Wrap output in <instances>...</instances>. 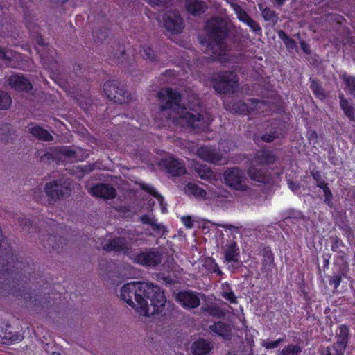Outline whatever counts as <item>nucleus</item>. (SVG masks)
Returning <instances> with one entry per match:
<instances>
[{
  "label": "nucleus",
  "mask_w": 355,
  "mask_h": 355,
  "mask_svg": "<svg viewBox=\"0 0 355 355\" xmlns=\"http://www.w3.org/2000/svg\"><path fill=\"white\" fill-rule=\"evenodd\" d=\"M281 132L279 131L275 130H270L269 133L263 134L261 136V139L265 142H272L276 138H279L281 135Z\"/></svg>",
  "instance_id": "79ce46f5"
},
{
  "label": "nucleus",
  "mask_w": 355,
  "mask_h": 355,
  "mask_svg": "<svg viewBox=\"0 0 355 355\" xmlns=\"http://www.w3.org/2000/svg\"><path fill=\"white\" fill-rule=\"evenodd\" d=\"M343 245V241L338 238L335 237L333 240V243L331 245V250L334 252H337L340 246Z\"/></svg>",
  "instance_id": "bf43d9fd"
},
{
  "label": "nucleus",
  "mask_w": 355,
  "mask_h": 355,
  "mask_svg": "<svg viewBox=\"0 0 355 355\" xmlns=\"http://www.w3.org/2000/svg\"><path fill=\"white\" fill-rule=\"evenodd\" d=\"M334 348L336 352V355H344L347 347L343 348L341 347L334 346Z\"/></svg>",
  "instance_id": "774afa93"
},
{
  "label": "nucleus",
  "mask_w": 355,
  "mask_h": 355,
  "mask_svg": "<svg viewBox=\"0 0 355 355\" xmlns=\"http://www.w3.org/2000/svg\"><path fill=\"white\" fill-rule=\"evenodd\" d=\"M211 81L214 89L218 93L234 94L238 86L239 76L233 71H220L213 75Z\"/></svg>",
  "instance_id": "20e7f679"
},
{
  "label": "nucleus",
  "mask_w": 355,
  "mask_h": 355,
  "mask_svg": "<svg viewBox=\"0 0 355 355\" xmlns=\"http://www.w3.org/2000/svg\"><path fill=\"white\" fill-rule=\"evenodd\" d=\"M218 227L229 230L232 234L239 233V227L229 224H218Z\"/></svg>",
  "instance_id": "052dcab7"
},
{
  "label": "nucleus",
  "mask_w": 355,
  "mask_h": 355,
  "mask_svg": "<svg viewBox=\"0 0 355 355\" xmlns=\"http://www.w3.org/2000/svg\"><path fill=\"white\" fill-rule=\"evenodd\" d=\"M258 165L253 163L250 165L247 171L249 178L257 182L267 184L270 182V175L268 170L263 168H258Z\"/></svg>",
  "instance_id": "4468645a"
},
{
  "label": "nucleus",
  "mask_w": 355,
  "mask_h": 355,
  "mask_svg": "<svg viewBox=\"0 0 355 355\" xmlns=\"http://www.w3.org/2000/svg\"><path fill=\"white\" fill-rule=\"evenodd\" d=\"M246 24L254 33H258V32L261 31V30L259 25L252 18L248 21V22Z\"/></svg>",
  "instance_id": "13d9d810"
},
{
  "label": "nucleus",
  "mask_w": 355,
  "mask_h": 355,
  "mask_svg": "<svg viewBox=\"0 0 355 355\" xmlns=\"http://www.w3.org/2000/svg\"><path fill=\"white\" fill-rule=\"evenodd\" d=\"M185 6L188 12L195 16L200 15L208 8L207 4L202 0H187Z\"/></svg>",
  "instance_id": "5701e85b"
},
{
  "label": "nucleus",
  "mask_w": 355,
  "mask_h": 355,
  "mask_svg": "<svg viewBox=\"0 0 355 355\" xmlns=\"http://www.w3.org/2000/svg\"><path fill=\"white\" fill-rule=\"evenodd\" d=\"M151 5H166L170 3L173 0H146Z\"/></svg>",
  "instance_id": "680f3d73"
},
{
  "label": "nucleus",
  "mask_w": 355,
  "mask_h": 355,
  "mask_svg": "<svg viewBox=\"0 0 355 355\" xmlns=\"http://www.w3.org/2000/svg\"><path fill=\"white\" fill-rule=\"evenodd\" d=\"M204 311L209 315L218 318H221L225 315V312L222 309L215 305L208 306L204 309Z\"/></svg>",
  "instance_id": "e433bc0d"
},
{
  "label": "nucleus",
  "mask_w": 355,
  "mask_h": 355,
  "mask_svg": "<svg viewBox=\"0 0 355 355\" xmlns=\"http://www.w3.org/2000/svg\"><path fill=\"white\" fill-rule=\"evenodd\" d=\"M19 224L20 226L27 230H29L30 227L31 226L30 220L27 218H19Z\"/></svg>",
  "instance_id": "e2e57ef3"
},
{
  "label": "nucleus",
  "mask_w": 355,
  "mask_h": 355,
  "mask_svg": "<svg viewBox=\"0 0 355 355\" xmlns=\"http://www.w3.org/2000/svg\"><path fill=\"white\" fill-rule=\"evenodd\" d=\"M212 347L211 343L205 339L196 340L191 347V350L194 355H206L209 353Z\"/></svg>",
  "instance_id": "393cba45"
},
{
  "label": "nucleus",
  "mask_w": 355,
  "mask_h": 355,
  "mask_svg": "<svg viewBox=\"0 0 355 355\" xmlns=\"http://www.w3.org/2000/svg\"><path fill=\"white\" fill-rule=\"evenodd\" d=\"M196 154L202 159L212 164H218L223 159L222 155L216 149L209 146L199 148Z\"/></svg>",
  "instance_id": "2eb2a0df"
},
{
  "label": "nucleus",
  "mask_w": 355,
  "mask_h": 355,
  "mask_svg": "<svg viewBox=\"0 0 355 355\" xmlns=\"http://www.w3.org/2000/svg\"><path fill=\"white\" fill-rule=\"evenodd\" d=\"M162 114L175 125L202 130L207 127L211 119L204 110H187L182 106L181 94L171 88H162L158 92Z\"/></svg>",
  "instance_id": "f03ea898"
},
{
  "label": "nucleus",
  "mask_w": 355,
  "mask_h": 355,
  "mask_svg": "<svg viewBox=\"0 0 355 355\" xmlns=\"http://www.w3.org/2000/svg\"><path fill=\"white\" fill-rule=\"evenodd\" d=\"M28 132L35 137L44 141L53 139V136L49 132L39 125H33L29 128Z\"/></svg>",
  "instance_id": "bb28decb"
},
{
  "label": "nucleus",
  "mask_w": 355,
  "mask_h": 355,
  "mask_svg": "<svg viewBox=\"0 0 355 355\" xmlns=\"http://www.w3.org/2000/svg\"><path fill=\"white\" fill-rule=\"evenodd\" d=\"M142 56L152 62L155 60L156 55L155 51L150 47L144 46L141 51Z\"/></svg>",
  "instance_id": "49530a36"
},
{
  "label": "nucleus",
  "mask_w": 355,
  "mask_h": 355,
  "mask_svg": "<svg viewBox=\"0 0 355 355\" xmlns=\"http://www.w3.org/2000/svg\"><path fill=\"white\" fill-rule=\"evenodd\" d=\"M33 197L36 201L43 202L45 200V198L43 195V191L41 188H36L33 191Z\"/></svg>",
  "instance_id": "5fc2aeb1"
},
{
  "label": "nucleus",
  "mask_w": 355,
  "mask_h": 355,
  "mask_svg": "<svg viewBox=\"0 0 355 355\" xmlns=\"http://www.w3.org/2000/svg\"><path fill=\"white\" fill-rule=\"evenodd\" d=\"M130 258L136 263L146 267L155 268L161 263L163 254L157 249L153 248L131 254Z\"/></svg>",
  "instance_id": "6e6552de"
},
{
  "label": "nucleus",
  "mask_w": 355,
  "mask_h": 355,
  "mask_svg": "<svg viewBox=\"0 0 355 355\" xmlns=\"http://www.w3.org/2000/svg\"><path fill=\"white\" fill-rule=\"evenodd\" d=\"M313 93L320 99L325 98L326 96L324 89L317 80H312L310 86Z\"/></svg>",
  "instance_id": "c9c22d12"
},
{
  "label": "nucleus",
  "mask_w": 355,
  "mask_h": 355,
  "mask_svg": "<svg viewBox=\"0 0 355 355\" xmlns=\"http://www.w3.org/2000/svg\"><path fill=\"white\" fill-rule=\"evenodd\" d=\"M44 192L48 198L49 204H51L58 200L68 198L71 196V189L69 184L53 180L45 184Z\"/></svg>",
  "instance_id": "0eeeda50"
},
{
  "label": "nucleus",
  "mask_w": 355,
  "mask_h": 355,
  "mask_svg": "<svg viewBox=\"0 0 355 355\" xmlns=\"http://www.w3.org/2000/svg\"><path fill=\"white\" fill-rule=\"evenodd\" d=\"M229 263V266H228V269L232 272H234L236 271V270L241 267L242 266V262L241 261H239V265L236 263H234V262H230Z\"/></svg>",
  "instance_id": "338daca9"
},
{
  "label": "nucleus",
  "mask_w": 355,
  "mask_h": 355,
  "mask_svg": "<svg viewBox=\"0 0 355 355\" xmlns=\"http://www.w3.org/2000/svg\"><path fill=\"white\" fill-rule=\"evenodd\" d=\"M91 193L93 196L104 199H113L115 198L116 189L107 184H97L91 188Z\"/></svg>",
  "instance_id": "dca6fc26"
},
{
  "label": "nucleus",
  "mask_w": 355,
  "mask_h": 355,
  "mask_svg": "<svg viewBox=\"0 0 355 355\" xmlns=\"http://www.w3.org/2000/svg\"><path fill=\"white\" fill-rule=\"evenodd\" d=\"M103 249L106 252L116 251L123 254H128L130 250L128 243L123 237H117L107 241L103 244Z\"/></svg>",
  "instance_id": "ddd939ff"
},
{
  "label": "nucleus",
  "mask_w": 355,
  "mask_h": 355,
  "mask_svg": "<svg viewBox=\"0 0 355 355\" xmlns=\"http://www.w3.org/2000/svg\"><path fill=\"white\" fill-rule=\"evenodd\" d=\"M120 296L139 315L148 317L161 313L166 302L160 287L148 282L127 283L121 288Z\"/></svg>",
  "instance_id": "f257e3e1"
},
{
  "label": "nucleus",
  "mask_w": 355,
  "mask_h": 355,
  "mask_svg": "<svg viewBox=\"0 0 355 355\" xmlns=\"http://www.w3.org/2000/svg\"><path fill=\"white\" fill-rule=\"evenodd\" d=\"M196 171L199 177L204 180H210L213 178V172L209 167L207 166H200L196 168Z\"/></svg>",
  "instance_id": "473e14b6"
},
{
  "label": "nucleus",
  "mask_w": 355,
  "mask_h": 355,
  "mask_svg": "<svg viewBox=\"0 0 355 355\" xmlns=\"http://www.w3.org/2000/svg\"><path fill=\"white\" fill-rule=\"evenodd\" d=\"M107 37V29L105 27L96 28L93 31V37L96 43H102Z\"/></svg>",
  "instance_id": "7c9ffc66"
},
{
  "label": "nucleus",
  "mask_w": 355,
  "mask_h": 355,
  "mask_svg": "<svg viewBox=\"0 0 355 355\" xmlns=\"http://www.w3.org/2000/svg\"><path fill=\"white\" fill-rule=\"evenodd\" d=\"M262 16L266 21H269L272 24H276L278 21V16L274 10L266 8L262 10Z\"/></svg>",
  "instance_id": "58836bf2"
},
{
  "label": "nucleus",
  "mask_w": 355,
  "mask_h": 355,
  "mask_svg": "<svg viewBox=\"0 0 355 355\" xmlns=\"http://www.w3.org/2000/svg\"><path fill=\"white\" fill-rule=\"evenodd\" d=\"M234 11L237 15L238 19L245 24H247L251 19L248 13L239 5L235 6Z\"/></svg>",
  "instance_id": "ea45409f"
},
{
  "label": "nucleus",
  "mask_w": 355,
  "mask_h": 355,
  "mask_svg": "<svg viewBox=\"0 0 355 355\" xmlns=\"http://www.w3.org/2000/svg\"><path fill=\"white\" fill-rule=\"evenodd\" d=\"M163 20L165 28L171 33H180L184 28L183 20L177 10L166 12Z\"/></svg>",
  "instance_id": "1a4fd4ad"
},
{
  "label": "nucleus",
  "mask_w": 355,
  "mask_h": 355,
  "mask_svg": "<svg viewBox=\"0 0 355 355\" xmlns=\"http://www.w3.org/2000/svg\"><path fill=\"white\" fill-rule=\"evenodd\" d=\"M275 267L274 263V257L272 252L269 250H264L263 252V261L261 272L266 278L270 277L272 275V270Z\"/></svg>",
  "instance_id": "412c9836"
},
{
  "label": "nucleus",
  "mask_w": 355,
  "mask_h": 355,
  "mask_svg": "<svg viewBox=\"0 0 355 355\" xmlns=\"http://www.w3.org/2000/svg\"><path fill=\"white\" fill-rule=\"evenodd\" d=\"M295 37H297L300 40V45L303 52L304 53L309 54L311 53L309 45L307 44L304 40H300V35L299 33L295 34Z\"/></svg>",
  "instance_id": "4d7b16f0"
},
{
  "label": "nucleus",
  "mask_w": 355,
  "mask_h": 355,
  "mask_svg": "<svg viewBox=\"0 0 355 355\" xmlns=\"http://www.w3.org/2000/svg\"><path fill=\"white\" fill-rule=\"evenodd\" d=\"M103 90L107 98L116 103L122 104L131 101L130 93L116 80L106 82L103 85Z\"/></svg>",
  "instance_id": "423d86ee"
},
{
  "label": "nucleus",
  "mask_w": 355,
  "mask_h": 355,
  "mask_svg": "<svg viewBox=\"0 0 355 355\" xmlns=\"http://www.w3.org/2000/svg\"><path fill=\"white\" fill-rule=\"evenodd\" d=\"M42 242L45 248L58 250L60 244L61 243V238L51 234L47 235L46 236H43Z\"/></svg>",
  "instance_id": "c85d7f7f"
},
{
  "label": "nucleus",
  "mask_w": 355,
  "mask_h": 355,
  "mask_svg": "<svg viewBox=\"0 0 355 355\" xmlns=\"http://www.w3.org/2000/svg\"><path fill=\"white\" fill-rule=\"evenodd\" d=\"M7 82L12 88L16 90L28 92L32 89V85L30 81L19 74L10 76Z\"/></svg>",
  "instance_id": "aec40b11"
},
{
  "label": "nucleus",
  "mask_w": 355,
  "mask_h": 355,
  "mask_svg": "<svg viewBox=\"0 0 355 355\" xmlns=\"http://www.w3.org/2000/svg\"><path fill=\"white\" fill-rule=\"evenodd\" d=\"M221 296L232 304H237V297L235 296L234 292L232 291L229 293L220 292Z\"/></svg>",
  "instance_id": "3c124183"
},
{
  "label": "nucleus",
  "mask_w": 355,
  "mask_h": 355,
  "mask_svg": "<svg viewBox=\"0 0 355 355\" xmlns=\"http://www.w3.org/2000/svg\"><path fill=\"white\" fill-rule=\"evenodd\" d=\"M156 218L153 216L151 215H143L140 218V220L143 224L148 225L149 226H152L153 224L156 221Z\"/></svg>",
  "instance_id": "864d4df0"
},
{
  "label": "nucleus",
  "mask_w": 355,
  "mask_h": 355,
  "mask_svg": "<svg viewBox=\"0 0 355 355\" xmlns=\"http://www.w3.org/2000/svg\"><path fill=\"white\" fill-rule=\"evenodd\" d=\"M162 164L166 171L173 177L180 176L186 173L184 163L174 157H168L162 160Z\"/></svg>",
  "instance_id": "f8f14e48"
},
{
  "label": "nucleus",
  "mask_w": 355,
  "mask_h": 355,
  "mask_svg": "<svg viewBox=\"0 0 355 355\" xmlns=\"http://www.w3.org/2000/svg\"><path fill=\"white\" fill-rule=\"evenodd\" d=\"M141 188L143 190L147 191L150 195L156 198L160 202L163 200V197L155 190V189L149 184H142Z\"/></svg>",
  "instance_id": "c03bdc74"
},
{
  "label": "nucleus",
  "mask_w": 355,
  "mask_h": 355,
  "mask_svg": "<svg viewBox=\"0 0 355 355\" xmlns=\"http://www.w3.org/2000/svg\"><path fill=\"white\" fill-rule=\"evenodd\" d=\"M10 137V128L8 125L0 128V141L9 142Z\"/></svg>",
  "instance_id": "37998d69"
},
{
  "label": "nucleus",
  "mask_w": 355,
  "mask_h": 355,
  "mask_svg": "<svg viewBox=\"0 0 355 355\" xmlns=\"http://www.w3.org/2000/svg\"><path fill=\"white\" fill-rule=\"evenodd\" d=\"M276 160L275 153L270 150H257L253 158L254 164L259 166L270 165L274 164Z\"/></svg>",
  "instance_id": "a211bd4d"
},
{
  "label": "nucleus",
  "mask_w": 355,
  "mask_h": 355,
  "mask_svg": "<svg viewBox=\"0 0 355 355\" xmlns=\"http://www.w3.org/2000/svg\"><path fill=\"white\" fill-rule=\"evenodd\" d=\"M302 352L300 345H288L286 346L278 355H298Z\"/></svg>",
  "instance_id": "f704fd0d"
},
{
  "label": "nucleus",
  "mask_w": 355,
  "mask_h": 355,
  "mask_svg": "<svg viewBox=\"0 0 355 355\" xmlns=\"http://www.w3.org/2000/svg\"><path fill=\"white\" fill-rule=\"evenodd\" d=\"M209 329L212 334L220 336L227 340L230 339L232 336V327L230 325L220 321L209 325Z\"/></svg>",
  "instance_id": "4be33fe9"
},
{
  "label": "nucleus",
  "mask_w": 355,
  "mask_h": 355,
  "mask_svg": "<svg viewBox=\"0 0 355 355\" xmlns=\"http://www.w3.org/2000/svg\"><path fill=\"white\" fill-rule=\"evenodd\" d=\"M340 100V106L343 110L344 114L349 120H354V108L349 104L348 100L345 98L343 94L340 93L338 96Z\"/></svg>",
  "instance_id": "cd10ccee"
},
{
  "label": "nucleus",
  "mask_w": 355,
  "mask_h": 355,
  "mask_svg": "<svg viewBox=\"0 0 355 355\" xmlns=\"http://www.w3.org/2000/svg\"><path fill=\"white\" fill-rule=\"evenodd\" d=\"M204 266L207 268V270L211 272L217 274L218 275H222L223 272L219 269L218 264L215 261V260L212 258H207L205 259Z\"/></svg>",
  "instance_id": "72a5a7b5"
},
{
  "label": "nucleus",
  "mask_w": 355,
  "mask_h": 355,
  "mask_svg": "<svg viewBox=\"0 0 355 355\" xmlns=\"http://www.w3.org/2000/svg\"><path fill=\"white\" fill-rule=\"evenodd\" d=\"M61 153L69 159H76L77 152L72 148L65 147L61 150Z\"/></svg>",
  "instance_id": "09e8293b"
},
{
  "label": "nucleus",
  "mask_w": 355,
  "mask_h": 355,
  "mask_svg": "<svg viewBox=\"0 0 355 355\" xmlns=\"http://www.w3.org/2000/svg\"><path fill=\"white\" fill-rule=\"evenodd\" d=\"M341 79L345 83V89L355 98V76L344 73L341 76Z\"/></svg>",
  "instance_id": "c756f323"
},
{
  "label": "nucleus",
  "mask_w": 355,
  "mask_h": 355,
  "mask_svg": "<svg viewBox=\"0 0 355 355\" xmlns=\"http://www.w3.org/2000/svg\"><path fill=\"white\" fill-rule=\"evenodd\" d=\"M182 221L183 224L187 227V228H191L193 226V223L191 220V218L189 216H185L182 218Z\"/></svg>",
  "instance_id": "0e129e2a"
},
{
  "label": "nucleus",
  "mask_w": 355,
  "mask_h": 355,
  "mask_svg": "<svg viewBox=\"0 0 355 355\" xmlns=\"http://www.w3.org/2000/svg\"><path fill=\"white\" fill-rule=\"evenodd\" d=\"M223 249L224 259L226 262H234L240 264L239 260L240 250L236 241L233 240L227 241Z\"/></svg>",
  "instance_id": "f3484780"
},
{
  "label": "nucleus",
  "mask_w": 355,
  "mask_h": 355,
  "mask_svg": "<svg viewBox=\"0 0 355 355\" xmlns=\"http://www.w3.org/2000/svg\"><path fill=\"white\" fill-rule=\"evenodd\" d=\"M175 299L184 309H195L200 305L198 293L192 291H181L175 295Z\"/></svg>",
  "instance_id": "9b49d317"
},
{
  "label": "nucleus",
  "mask_w": 355,
  "mask_h": 355,
  "mask_svg": "<svg viewBox=\"0 0 355 355\" xmlns=\"http://www.w3.org/2000/svg\"><path fill=\"white\" fill-rule=\"evenodd\" d=\"M311 175L313 178L316 181L318 187L323 189L324 188L328 187L327 183L322 178V176L318 171L311 172Z\"/></svg>",
  "instance_id": "a18cd8bd"
},
{
  "label": "nucleus",
  "mask_w": 355,
  "mask_h": 355,
  "mask_svg": "<svg viewBox=\"0 0 355 355\" xmlns=\"http://www.w3.org/2000/svg\"><path fill=\"white\" fill-rule=\"evenodd\" d=\"M150 227L155 233V236H158L159 237L164 236L168 232L166 226L162 223H158L157 220Z\"/></svg>",
  "instance_id": "a19ab883"
},
{
  "label": "nucleus",
  "mask_w": 355,
  "mask_h": 355,
  "mask_svg": "<svg viewBox=\"0 0 355 355\" xmlns=\"http://www.w3.org/2000/svg\"><path fill=\"white\" fill-rule=\"evenodd\" d=\"M278 36L283 41L287 49L297 50V44L295 41L286 34L285 32L282 30L279 31Z\"/></svg>",
  "instance_id": "2f4dec72"
},
{
  "label": "nucleus",
  "mask_w": 355,
  "mask_h": 355,
  "mask_svg": "<svg viewBox=\"0 0 355 355\" xmlns=\"http://www.w3.org/2000/svg\"><path fill=\"white\" fill-rule=\"evenodd\" d=\"M223 178L225 183L234 190L247 191L250 189L245 171L238 167L227 169L223 173Z\"/></svg>",
  "instance_id": "39448f33"
},
{
  "label": "nucleus",
  "mask_w": 355,
  "mask_h": 355,
  "mask_svg": "<svg viewBox=\"0 0 355 355\" xmlns=\"http://www.w3.org/2000/svg\"><path fill=\"white\" fill-rule=\"evenodd\" d=\"M13 255L11 254H7L6 255V262L7 263L5 264L4 262L2 263V266H0V291L3 290L8 291V293H11L14 294V292L12 291V290L8 289V287L10 286V281L9 280L8 277L10 276V268L8 265L10 263V261L8 259L13 260L12 258Z\"/></svg>",
  "instance_id": "6ab92c4d"
},
{
  "label": "nucleus",
  "mask_w": 355,
  "mask_h": 355,
  "mask_svg": "<svg viewBox=\"0 0 355 355\" xmlns=\"http://www.w3.org/2000/svg\"><path fill=\"white\" fill-rule=\"evenodd\" d=\"M349 329L347 325L342 324L339 326L336 335V342L334 346L341 347L343 348L347 347L349 343Z\"/></svg>",
  "instance_id": "b1692460"
},
{
  "label": "nucleus",
  "mask_w": 355,
  "mask_h": 355,
  "mask_svg": "<svg viewBox=\"0 0 355 355\" xmlns=\"http://www.w3.org/2000/svg\"><path fill=\"white\" fill-rule=\"evenodd\" d=\"M11 98L8 93L0 90V110L8 109L11 105Z\"/></svg>",
  "instance_id": "4c0bfd02"
},
{
  "label": "nucleus",
  "mask_w": 355,
  "mask_h": 355,
  "mask_svg": "<svg viewBox=\"0 0 355 355\" xmlns=\"http://www.w3.org/2000/svg\"><path fill=\"white\" fill-rule=\"evenodd\" d=\"M40 57H41V60H42V62H44V64L46 66V68H49V69L53 68V65L55 63V59L53 57V55H51L50 58H49L48 56H46L44 54H41Z\"/></svg>",
  "instance_id": "de8ad7c7"
},
{
  "label": "nucleus",
  "mask_w": 355,
  "mask_h": 355,
  "mask_svg": "<svg viewBox=\"0 0 355 355\" xmlns=\"http://www.w3.org/2000/svg\"><path fill=\"white\" fill-rule=\"evenodd\" d=\"M207 33L209 42L207 46V52L218 58L221 62L240 63L245 57L241 53L230 54L227 44L225 42L227 35L226 21L220 17H213L207 22Z\"/></svg>",
  "instance_id": "7ed1b4c3"
},
{
  "label": "nucleus",
  "mask_w": 355,
  "mask_h": 355,
  "mask_svg": "<svg viewBox=\"0 0 355 355\" xmlns=\"http://www.w3.org/2000/svg\"><path fill=\"white\" fill-rule=\"evenodd\" d=\"M324 196V202L330 207H332L333 202H332V193L330 190V189L327 187L326 188H324L323 189Z\"/></svg>",
  "instance_id": "8fccbe9b"
},
{
  "label": "nucleus",
  "mask_w": 355,
  "mask_h": 355,
  "mask_svg": "<svg viewBox=\"0 0 355 355\" xmlns=\"http://www.w3.org/2000/svg\"><path fill=\"white\" fill-rule=\"evenodd\" d=\"M185 193L188 194L189 196H193L196 198L198 200H206L207 199V191L198 187V185L193 184V183H188L185 188ZM209 197H208L209 198Z\"/></svg>",
  "instance_id": "a878e982"
},
{
  "label": "nucleus",
  "mask_w": 355,
  "mask_h": 355,
  "mask_svg": "<svg viewBox=\"0 0 355 355\" xmlns=\"http://www.w3.org/2000/svg\"><path fill=\"white\" fill-rule=\"evenodd\" d=\"M341 279L342 278L340 275H336L332 277L331 282L334 284L335 288H337L339 286Z\"/></svg>",
  "instance_id": "69168bd1"
},
{
  "label": "nucleus",
  "mask_w": 355,
  "mask_h": 355,
  "mask_svg": "<svg viewBox=\"0 0 355 355\" xmlns=\"http://www.w3.org/2000/svg\"><path fill=\"white\" fill-rule=\"evenodd\" d=\"M263 106L264 103L263 102L255 99H250L247 103L241 101H237L230 109L232 112L237 114H251L255 111L258 112L260 110L263 112V110H261Z\"/></svg>",
  "instance_id": "9d476101"
},
{
  "label": "nucleus",
  "mask_w": 355,
  "mask_h": 355,
  "mask_svg": "<svg viewBox=\"0 0 355 355\" xmlns=\"http://www.w3.org/2000/svg\"><path fill=\"white\" fill-rule=\"evenodd\" d=\"M282 341H283L282 338H279V339L276 340L272 342L263 341L262 345L267 349H274V348L277 347L279 345L280 343Z\"/></svg>",
  "instance_id": "6e6d98bb"
},
{
  "label": "nucleus",
  "mask_w": 355,
  "mask_h": 355,
  "mask_svg": "<svg viewBox=\"0 0 355 355\" xmlns=\"http://www.w3.org/2000/svg\"><path fill=\"white\" fill-rule=\"evenodd\" d=\"M13 55L12 52L6 51L4 49L0 47V60H3L8 64V62L11 60Z\"/></svg>",
  "instance_id": "603ef678"
}]
</instances>
